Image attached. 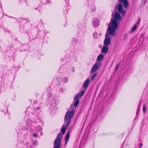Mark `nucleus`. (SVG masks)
<instances>
[{
    "label": "nucleus",
    "mask_w": 148,
    "mask_h": 148,
    "mask_svg": "<svg viewBox=\"0 0 148 148\" xmlns=\"http://www.w3.org/2000/svg\"><path fill=\"white\" fill-rule=\"evenodd\" d=\"M118 27V23L115 19H111L109 26L107 29V32L109 33L111 36L116 35V30Z\"/></svg>",
    "instance_id": "1"
},
{
    "label": "nucleus",
    "mask_w": 148,
    "mask_h": 148,
    "mask_svg": "<svg viewBox=\"0 0 148 148\" xmlns=\"http://www.w3.org/2000/svg\"><path fill=\"white\" fill-rule=\"evenodd\" d=\"M76 100V101L74 104V106L75 108H72L71 109V110H68L65 115L64 119L65 122L67 121V122L66 123V125L67 126L69 125L72 119L75 112V108L77 106L79 103V100Z\"/></svg>",
    "instance_id": "2"
},
{
    "label": "nucleus",
    "mask_w": 148,
    "mask_h": 148,
    "mask_svg": "<svg viewBox=\"0 0 148 148\" xmlns=\"http://www.w3.org/2000/svg\"><path fill=\"white\" fill-rule=\"evenodd\" d=\"M110 36L111 35L110 34L108 33L107 32L106 35V37L105 40L104 42V44L106 46H108L110 43Z\"/></svg>",
    "instance_id": "3"
},
{
    "label": "nucleus",
    "mask_w": 148,
    "mask_h": 148,
    "mask_svg": "<svg viewBox=\"0 0 148 148\" xmlns=\"http://www.w3.org/2000/svg\"><path fill=\"white\" fill-rule=\"evenodd\" d=\"M62 136L61 134L59 133L58 134L57 138L54 142V145L55 147H60L61 138H62Z\"/></svg>",
    "instance_id": "4"
},
{
    "label": "nucleus",
    "mask_w": 148,
    "mask_h": 148,
    "mask_svg": "<svg viewBox=\"0 0 148 148\" xmlns=\"http://www.w3.org/2000/svg\"><path fill=\"white\" fill-rule=\"evenodd\" d=\"M101 65L100 62H96L93 66L90 71V73L92 74L95 72L100 68V66Z\"/></svg>",
    "instance_id": "5"
},
{
    "label": "nucleus",
    "mask_w": 148,
    "mask_h": 148,
    "mask_svg": "<svg viewBox=\"0 0 148 148\" xmlns=\"http://www.w3.org/2000/svg\"><path fill=\"white\" fill-rule=\"evenodd\" d=\"M85 91H82L81 92L80 94L77 93L75 96L74 100H78V99L79 98L81 97L84 95V93Z\"/></svg>",
    "instance_id": "6"
},
{
    "label": "nucleus",
    "mask_w": 148,
    "mask_h": 148,
    "mask_svg": "<svg viewBox=\"0 0 148 148\" xmlns=\"http://www.w3.org/2000/svg\"><path fill=\"white\" fill-rule=\"evenodd\" d=\"M114 19L117 20L119 21H120L121 20V15L119 13L116 12L115 13Z\"/></svg>",
    "instance_id": "7"
},
{
    "label": "nucleus",
    "mask_w": 148,
    "mask_h": 148,
    "mask_svg": "<svg viewBox=\"0 0 148 148\" xmlns=\"http://www.w3.org/2000/svg\"><path fill=\"white\" fill-rule=\"evenodd\" d=\"M108 50V47L107 46L104 45L101 49V51L103 53H106Z\"/></svg>",
    "instance_id": "8"
},
{
    "label": "nucleus",
    "mask_w": 148,
    "mask_h": 148,
    "mask_svg": "<svg viewBox=\"0 0 148 148\" xmlns=\"http://www.w3.org/2000/svg\"><path fill=\"white\" fill-rule=\"evenodd\" d=\"M90 82V79H87L84 82L83 87L84 88H86L88 86Z\"/></svg>",
    "instance_id": "9"
},
{
    "label": "nucleus",
    "mask_w": 148,
    "mask_h": 148,
    "mask_svg": "<svg viewBox=\"0 0 148 148\" xmlns=\"http://www.w3.org/2000/svg\"><path fill=\"white\" fill-rule=\"evenodd\" d=\"M103 57L104 56L103 54H100L97 58V61L98 62L100 61L103 58Z\"/></svg>",
    "instance_id": "10"
},
{
    "label": "nucleus",
    "mask_w": 148,
    "mask_h": 148,
    "mask_svg": "<svg viewBox=\"0 0 148 148\" xmlns=\"http://www.w3.org/2000/svg\"><path fill=\"white\" fill-rule=\"evenodd\" d=\"M122 3L123 4L125 8H126L129 5L127 0H125V1Z\"/></svg>",
    "instance_id": "11"
},
{
    "label": "nucleus",
    "mask_w": 148,
    "mask_h": 148,
    "mask_svg": "<svg viewBox=\"0 0 148 148\" xmlns=\"http://www.w3.org/2000/svg\"><path fill=\"white\" fill-rule=\"evenodd\" d=\"M69 136V132H68L66 134L65 138V140L66 141L65 144H66L68 142Z\"/></svg>",
    "instance_id": "12"
},
{
    "label": "nucleus",
    "mask_w": 148,
    "mask_h": 148,
    "mask_svg": "<svg viewBox=\"0 0 148 148\" xmlns=\"http://www.w3.org/2000/svg\"><path fill=\"white\" fill-rule=\"evenodd\" d=\"M69 126V125L67 126L66 125V127H62V129H61V132H62V134H64V133H65V130H66V129H65V128L66 127H67L68 126Z\"/></svg>",
    "instance_id": "13"
},
{
    "label": "nucleus",
    "mask_w": 148,
    "mask_h": 148,
    "mask_svg": "<svg viewBox=\"0 0 148 148\" xmlns=\"http://www.w3.org/2000/svg\"><path fill=\"white\" fill-rule=\"evenodd\" d=\"M99 25V21L98 19L96 21V23L94 22V26L95 27H97Z\"/></svg>",
    "instance_id": "14"
},
{
    "label": "nucleus",
    "mask_w": 148,
    "mask_h": 148,
    "mask_svg": "<svg viewBox=\"0 0 148 148\" xmlns=\"http://www.w3.org/2000/svg\"><path fill=\"white\" fill-rule=\"evenodd\" d=\"M97 73H95L92 76L91 78V80L93 81L94 78H96L97 76Z\"/></svg>",
    "instance_id": "15"
},
{
    "label": "nucleus",
    "mask_w": 148,
    "mask_h": 148,
    "mask_svg": "<svg viewBox=\"0 0 148 148\" xmlns=\"http://www.w3.org/2000/svg\"><path fill=\"white\" fill-rule=\"evenodd\" d=\"M93 36L95 38H97L98 37V35L97 33H95L93 34Z\"/></svg>",
    "instance_id": "16"
},
{
    "label": "nucleus",
    "mask_w": 148,
    "mask_h": 148,
    "mask_svg": "<svg viewBox=\"0 0 148 148\" xmlns=\"http://www.w3.org/2000/svg\"><path fill=\"white\" fill-rule=\"evenodd\" d=\"M147 108L145 105H144L143 106V111L144 113H145L146 110Z\"/></svg>",
    "instance_id": "17"
},
{
    "label": "nucleus",
    "mask_w": 148,
    "mask_h": 148,
    "mask_svg": "<svg viewBox=\"0 0 148 148\" xmlns=\"http://www.w3.org/2000/svg\"><path fill=\"white\" fill-rule=\"evenodd\" d=\"M137 28V27L136 25H135L133 27L132 29V32H133V31L135 30Z\"/></svg>",
    "instance_id": "18"
},
{
    "label": "nucleus",
    "mask_w": 148,
    "mask_h": 148,
    "mask_svg": "<svg viewBox=\"0 0 148 148\" xmlns=\"http://www.w3.org/2000/svg\"><path fill=\"white\" fill-rule=\"evenodd\" d=\"M68 80V79L67 77H65L64 79V82H66Z\"/></svg>",
    "instance_id": "19"
},
{
    "label": "nucleus",
    "mask_w": 148,
    "mask_h": 148,
    "mask_svg": "<svg viewBox=\"0 0 148 148\" xmlns=\"http://www.w3.org/2000/svg\"><path fill=\"white\" fill-rule=\"evenodd\" d=\"M38 136V135L36 133L34 134H33V136L34 137H37Z\"/></svg>",
    "instance_id": "20"
},
{
    "label": "nucleus",
    "mask_w": 148,
    "mask_h": 148,
    "mask_svg": "<svg viewBox=\"0 0 148 148\" xmlns=\"http://www.w3.org/2000/svg\"><path fill=\"white\" fill-rule=\"evenodd\" d=\"M118 66H119V65L118 64L116 66V68H115V70H116L117 69H118Z\"/></svg>",
    "instance_id": "21"
},
{
    "label": "nucleus",
    "mask_w": 148,
    "mask_h": 148,
    "mask_svg": "<svg viewBox=\"0 0 148 148\" xmlns=\"http://www.w3.org/2000/svg\"><path fill=\"white\" fill-rule=\"evenodd\" d=\"M53 148H60V147H55Z\"/></svg>",
    "instance_id": "22"
},
{
    "label": "nucleus",
    "mask_w": 148,
    "mask_h": 148,
    "mask_svg": "<svg viewBox=\"0 0 148 148\" xmlns=\"http://www.w3.org/2000/svg\"><path fill=\"white\" fill-rule=\"evenodd\" d=\"M139 110V107L138 108L137 111V113H138V110Z\"/></svg>",
    "instance_id": "23"
},
{
    "label": "nucleus",
    "mask_w": 148,
    "mask_h": 148,
    "mask_svg": "<svg viewBox=\"0 0 148 148\" xmlns=\"http://www.w3.org/2000/svg\"><path fill=\"white\" fill-rule=\"evenodd\" d=\"M95 9H96V8H94V10H93V11H94L95 10Z\"/></svg>",
    "instance_id": "24"
},
{
    "label": "nucleus",
    "mask_w": 148,
    "mask_h": 148,
    "mask_svg": "<svg viewBox=\"0 0 148 148\" xmlns=\"http://www.w3.org/2000/svg\"><path fill=\"white\" fill-rule=\"evenodd\" d=\"M139 23V22H138L137 23H137H138V24Z\"/></svg>",
    "instance_id": "25"
},
{
    "label": "nucleus",
    "mask_w": 148,
    "mask_h": 148,
    "mask_svg": "<svg viewBox=\"0 0 148 148\" xmlns=\"http://www.w3.org/2000/svg\"><path fill=\"white\" fill-rule=\"evenodd\" d=\"M140 146H141V145H142V144H141V143H140Z\"/></svg>",
    "instance_id": "26"
}]
</instances>
